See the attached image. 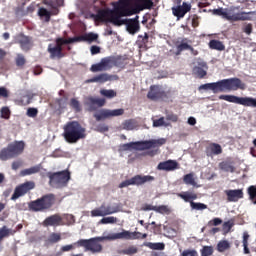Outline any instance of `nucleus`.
I'll list each match as a JSON object with an SVG mask.
<instances>
[{
    "mask_svg": "<svg viewBox=\"0 0 256 256\" xmlns=\"http://www.w3.org/2000/svg\"><path fill=\"white\" fill-rule=\"evenodd\" d=\"M153 0H119L114 4V9L99 10L94 15V21L99 23H112L123 21L121 17H131L137 15L145 9H153Z\"/></svg>",
    "mask_w": 256,
    "mask_h": 256,
    "instance_id": "1",
    "label": "nucleus"
},
{
    "mask_svg": "<svg viewBox=\"0 0 256 256\" xmlns=\"http://www.w3.org/2000/svg\"><path fill=\"white\" fill-rule=\"evenodd\" d=\"M200 89H209L213 91V93H225V91H245L247 89V85L239 78H228L223 79L218 82H212L203 84L200 86Z\"/></svg>",
    "mask_w": 256,
    "mask_h": 256,
    "instance_id": "2",
    "label": "nucleus"
},
{
    "mask_svg": "<svg viewBox=\"0 0 256 256\" xmlns=\"http://www.w3.org/2000/svg\"><path fill=\"white\" fill-rule=\"evenodd\" d=\"M63 129V137L67 143H77V141H81V139L87 137V129L78 121L67 122Z\"/></svg>",
    "mask_w": 256,
    "mask_h": 256,
    "instance_id": "3",
    "label": "nucleus"
},
{
    "mask_svg": "<svg viewBox=\"0 0 256 256\" xmlns=\"http://www.w3.org/2000/svg\"><path fill=\"white\" fill-rule=\"evenodd\" d=\"M55 201V194H46L41 198L31 201L28 204V207L30 211H33L34 213H43V211H49V209L55 205Z\"/></svg>",
    "mask_w": 256,
    "mask_h": 256,
    "instance_id": "4",
    "label": "nucleus"
},
{
    "mask_svg": "<svg viewBox=\"0 0 256 256\" xmlns=\"http://www.w3.org/2000/svg\"><path fill=\"white\" fill-rule=\"evenodd\" d=\"M165 143H167V139L165 138L151 139L124 144L123 149L124 151H129V149H135L136 151H146L147 149L161 147L162 145H165Z\"/></svg>",
    "mask_w": 256,
    "mask_h": 256,
    "instance_id": "5",
    "label": "nucleus"
},
{
    "mask_svg": "<svg viewBox=\"0 0 256 256\" xmlns=\"http://www.w3.org/2000/svg\"><path fill=\"white\" fill-rule=\"evenodd\" d=\"M23 151H25V142L14 141L0 151V160L9 161V159H15V157L22 155Z\"/></svg>",
    "mask_w": 256,
    "mask_h": 256,
    "instance_id": "6",
    "label": "nucleus"
},
{
    "mask_svg": "<svg viewBox=\"0 0 256 256\" xmlns=\"http://www.w3.org/2000/svg\"><path fill=\"white\" fill-rule=\"evenodd\" d=\"M49 185L55 189H61L67 187V184L71 180V172L69 170H63L60 172H49Z\"/></svg>",
    "mask_w": 256,
    "mask_h": 256,
    "instance_id": "7",
    "label": "nucleus"
},
{
    "mask_svg": "<svg viewBox=\"0 0 256 256\" xmlns=\"http://www.w3.org/2000/svg\"><path fill=\"white\" fill-rule=\"evenodd\" d=\"M100 241H103L101 237H95L90 239H80L74 243L76 247H83L84 251H90V253H101L103 246Z\"/></svg>",
    "mask_w": 256,
    "mask_h": 256,
    "instance_id": "8",
    "label": "nucleus"
},
{
    "mask_svg": "<svg viewBox=\"0 0 256 256\" xmlns=\"http://www.w3.org/2000/svg\"><path fill=\"white\" fill-rule=\"evenodd\" d=\"M63 45H68L67 39L59 37L55 39V44L48 45V53L50 54V59H63L67 54L63 52Z\"/></svg>",
    "mask_w": 256,
    "mask_h": 256,
    "instance_id": "9",
    "label": "nucleus"
},
{
    "mask_svg": "<svg viewBox=\"0 0 256 256\" xmlns=\"http://www.w3.org/2000/svg\"><path fill=\"white\" fill-rule=\"evenodd\" d=\"M155 181V176L151 175H135L132 178L125 180L119 184V189H124V187H129L130 185H135L136 187H141L145 183H153Z\"/></svg>",
    "mask_w": 256,
    "mask_h": 256,
    "instance_id": "10",
    "label": "nucleus"
},
{
    "mask_svg": "<svg viewBox=\"0 0 256 256\" xmlns=\"http://www.w3.org/2000/svg\"><path fill=\"white\" fill-rule=\"evenodd\" d=\"M219 99L222 101H228V103H236V105H243V107L256 108V98L239 97L235 95H220Z\"/></svg>",
    "mask_w": 256,
    "mask_h": 256,
    "instance_id": "11",
    "label": "nucleus"
},
{
    "mask_svg": "<svg viewBox=\"0 0 256 256\" xmlns=\"http://www.w3.org/2000/svg\"><path fill=\"white\" fill-rule=\"evenodd\" d=\"M125 114V110L123 108H119V109H105L102 108L98 111H96L93 114V117L96 121H105L107 119H113V117H121V115Z\"/></svg>",
    "mask_w": 256,
    "mask_h": 256,
    "instance_id": "12",
    "label": "nucleus"
},
{
    "mask_svg": "<svg viewBox=\"0 0 256 256\" xmlns=\"http://www.w3.org/2000/svg\"><path fill=\"white\" fill-rule=\"evenodd\" d=\"M116 27H121V25H126V30L130 35H135L139 33L141 26L139 25V16H135L133 19H123L114 24Z\"/></svg>",
    "mask_w": 256,
    "mask_h": 256,
    "instance_id": "13",
    "label": "nucleus"
},
{
    "mask_svg": "<svg viewBox=\"0 0 256 256\" xmlns=\"http://www.w3.org/2000/svg\"><path fill=\"white\" fill-rule=\"evenodd\" d=\"M147 98L150 101H167L169 99V94L163 90V88L153 85L148 91Z\"/></svg>",
    "mask_w": 256,
    "mask_h": 256,
    "instance_id": "14",
    "label": "nucleus"
},
{
    "mask_svg": "<svg viewBox=\"0 0 256 256\" xmlns=\"http://www.w3.org/2000/svg\"><path fill=\"white\" fill-rule=\"evenodd\" d=\"M32 189H35V182L28 181L23 184H20L15 188L11 200L16 201V199H19V197L27 195V193H29V191H31Z\"/></svg>",
    "mask_w": 256,
    "mask_h": 256,
    "instance_id": "15",
    "label": "nucleus"
},
{
    "mask_svg": "<svg viewBox=\"0 0 256 256\" xmlns=\"http://www.w3.org/2000/svg\"><path fill=\"white\" fill-rule=\"evenodd\" d=\"M235 9H239V7H232L230 8V14L228 16V21H253V17L249 15H256L255 11L250 12H238L232 14Z\"/></svg>",
    "mask_w": 256,
    "mask_h": 256,
    "instance_id": "16",
    "label": "nucleus"
},
{
    "mask_svg": "<svg viewBox=\"0 0 256 256\" xmlns=\"http://www.w3.org/2000/svg\"><path fill=\"white\" fill-rule=\"evenodd\" d=\"M16 43L20 45V48L22 51H25V53L33 49V37L26 36L23 33H20L16 36Z\"/></svg>",
    "mask_w": 256,
    "mask_h": 256,
    "instance_id": "17",
    "label": "nucleus"
},
{
    "mask_svg": "<svg viewBox=\"0 0 256 256\" xmlns=\"http://www.w3.org/2000/svg\"><path fill=\"white\" fill-rule=\"evenodd\" d=\"M105 98L87 97L84 105L88 107V111H97L98 107H105Z\"/></svg>",
    "mask_w": 256,
    "mask_h": 256,
    "instance_id": "18",
    "label": "nucleus"
},
{
    "mask_svg": "<svg viewBox=\"0 0 256 256\" xmlns=\"http://www.w3.org/2000/svg\"><path fill=\"white\" fill-rule=\"evenodd\" d=\"M189 11H191V4L187 2H183L182 5L172 7V14L177 18V21L183 19Z\"/></svg>",
    "mask_w": 256,
    "mask_h": 256,
    "instance_id": "19",
    "label": "nucleus"
},
{
    "mask_svg": "<svg viewBox=\"0 0 256 256\" xmlns=\"http://www.w3.org/2000/svg\"><path fill=\"white\" fill-rule=\"evenodd\" d=\"M119 79L118 75H109L108 73H102L99 75H96L88 80H86V83H107V81H116Z\"/></svg>",
    "mask_w": 256,
    "mask_h": 256,
    "instance_id": "20",
    "label": "nucleus"
},
{
    "mask_svg": "<svg viewBox=\"0 0 256 256\" xmlns=\"http://www.w3.org/2000/svg\"><path fill=\"white\" fill-rule=\"evenodd\" d=\"M43 227H60L63 225V217L59 214L48 216L43 222Z\"/></svg>",
    "mask_w": 256,
    "mask_h": 256,
    "instance_id": "21",
    "label": "nucleus"
},
{
    "mask_svg": "<svg viewBox=\"0 0 256 256\" xmlns=\"http://www.w3.org/2000/svg\"><path fill=\"white\" fill-rule=\"evenodd\" d=\"M113 213H117V210L111 208V206H101L100 208H96L91 211V217H105L107 215H113Z\"/></svg>",
    "mask_w": 256,
    "mask_h": 256,
    "instance_id": "22",
    "label": "nucleus"
},
{
    "mask_svg": "<svg viewBox=\"0 0 256 256\" xmlns=\"http://www.w3.org/2000/svg\"><path fill=\"white\" fill-rule=\"evenodd\" d=\"M224 193L229 203H237L239 199H243L244 197L243 189L225 190Z\"/></svg>",
    "mask_w": 256,
    "mask_h": 256,
    "instance_id": "23",
    "label": "nucleus"
},
{
    "mask_svg": "<svg viewBox=\"0 0 256 256\" xmlns=\"http://www.w3.org/2000/svg\"><path fill=\"white\" fill-rule=\"evenodd\" d=\"M157 169L158 171H175V169H179V163L176 160H167L160 162Z\"/></svg>",
    "mask_w": 256,
    "mask_h": 256,
    "instance_id": "24",
    "label": "nucleus"
},
{
    "mask_svg": "<svg viewBox=\"0 0 256 256\" xmlns=\"http://www.w3.org/2000/svg\"><path fill=\"white\" fill-rule=\"evenodd\" d=\"M223 153V148L218 143H210L206 147L207 157H213V155H221Z\"/></svg>",
    "mask_w": 256,
    "mask_h": 256,
    "instance_id": "25",
    "label": "nucleus"
},
{
    "mask_svg": "<svg viewBox=\"0 0 256 256\" xmlns=\"http://www.w3.org/2000/svg\"><path fill=\"white\" fill-rule=\"evenodd\" d=\"M200 66H195L192 70L193 75L198 77V79H204L207 76V63L201 62L199 63Z\"/></svg>",
    "mask_w": 256,
    "mask_h": 256,
    "instance_id": "26",
    "label": "nucleus"
},
{
    "mask_svg": "<svg viewBox=\"0 0 256 256\" xmlns=\"http://www.w3.org/2000/svg\"><path fill=\"white\" fill-rule=\"evenodd\" d=\"M177 196L180 197V199H183L185 203H191L198 197L197 194L189 191L178 193Z\"/></svg>",
    "mask_w": 256,
    "mask_h": 256,
    "instance_id": "27",
    "label": "nucleus"
},
{
    "mask_svg": "<svg viewBox=\"0 0 256 256\" xmlns=\"http://www.w3.org/2000/svg\"><path fill=\"white\" fill-rule=\"evenodd\" d=\"M144 247H148L152 251H165V243L163 242H144Z\"/></svg>",
    "mask_w": 256,
    "mask_h": 256,
    "instance_id": "28",
    "label": "nucleus"
},
{
    "mask_svg": "<svg viewBox=\"0 0 256 256\" xmlns=\"http://www.w3.org/2000/svg\"><path fill=\"white\" fill-rule=\"evenodd\" d=\"M16 231L7 228V226H3L0 228V251H1V243H3V239L10 237V235H15Z\"/></svg>",
    "mask_w": 256,
    "mask_h": 256,
    "instance_id": "29",
    "label": "nucleus"
},
{
    "mask_svg": "<svg viewBox=\"0 0 256 256\" xmlns=\"http://www.w3.org/2000/svg\"><path fill=\"white\" fill-rule=\"evenodd\" d=\"M208 47L214 51H225V44L219 40H210Z\"/></svg>",
    "mask_w": 256,
    "mask_h": 256,
    "instance_id": "30",
    "label": "nucleus"
},
{
    "mask_svg": "<svg viewBox=\"0 0 256 256\" xmlns=\"http://www.w3.org/2000/svg\"><path fill=\"white\" fill-rule=\"evenodd\" d=\"M61 241V233L52 232L48 236L46 243H49L50 245H55V243H59Z\"/></svg>",
    "mask_w": 256,
    "mask_h": 256,
    "instance_id": "31",
    "label": "nucleus"
},
{
    "mask_svg": "<svg viewBox=\"0 0 256 256\" xmlns=\"http://www.w3.org/2000/svg\"><path fill=\"white\" fill-rule=\"evenodd\" d=\"M114 239H126L127 241H133L132 232L123 230L122 232L116 233Z\"/></svg>",
    "mask_w": 256,
    "mask_h": 256,
    "instance_id": "32",
    "label": "nucleus"
},
{
    "mask_svg": "<svg viewBox=\"0 0 256 256\" xmlns=\"http://www.w3.org/2000/svg\"><path fill=\"white\" fill-rule=\"evenodd\" d=\"M39 171H41V166L36 165V166L22 170L21 175L23 177H25L27 175H35V173H39Z\"/></svg>",
    "mask_w": 256,
    "mask_h": 256,
    "instance_id": "33",
    "label": "nucleus"
},
{
    "mask_svg": "<svg viewBox=\"0 0 256 256\" xmlns=\"http://www.w3.org/2000/svg\"><path fill=\"white\" fill-rule=\"evenodd\" d=\"M44 5L55 9L56 7H63V0H43Z\"/></svg>",
    "mask_w": 256,
    "mask_h": 256,
    "instance_id": "34",
    "label": "nucleus"
},
{
    "mask_svg": "<svg viewBox=\"0 0 256 256\" xmlns=\"http://www.w3.org/2000/svg\"><path fill=\"white\" fill-rule=\"evenodd\" d=\"M227 249H231V244L229 243V241L221 240L217 244V251H219V253H223V252L227 251Z\"/></svg>",
    "mask_w": 256,
    "mask_h": 256,
    "instance_id": "35",
    "label": "nucleus"
},
{
    "mask_svg": "<svg viewBox=\"0 0 256 256\" xmlns=\"http://www.w3.org/2000/svg\"><path fill=\"white\" fill-rule=\"evenodd\" d=\"M219 168L222 170V171H226L227 173H233V171H235V167H233V165H231V163L229 162H220L219 163Z\"/></svg>",
    "mask_w": 256,
    "mask_h": 256,
    "instance_id": "36",
    "label": "nucleus"
},
{
    "mask_svg": "<svg viewBox=\"0 0 256 256\" xmlns=\"http://www.w3.org/2000/svg\"><path fill=\"white\" fill-rule=\"evenodd\" d=\"M39 17H45L46 23L51 21V12H49L46 8H40L38 10Z\"/></svg>",
    "mask_w": 256,
    "mask_h": 256,
    "instance_id": "37",
    "label": "nucleus"
},
{
    "mask_svg": "<svg viewBox=\"0 0 256 256\" xmlns=\"http://www.w3.org/2000/svg\"><path fill=\"white\" fill-rule=\"evenodd\" d=\"M139 253V248H137V246H129L128 248H125L122 250V254L123 255H135Z\"/></svg>",
    "mask_w": 256,
    "mask_h": 256,
    "instance_id": "38",
    "label": "nucleus"
},
{
    "mask_svg": "<svg viewBox=\"0 0 256 256\" xmlns=\"http://www.w3.org/2000/svg\"><path fill=\"white\" fill-rule=\"evenodd\" d=\"M100 94L107 99H113V97H117V92H115V90L102 89L100 90Z\"/></svg>",
    "mask_w": 256,
    "mask_h": 256,
    "instance_id": "39",
    "label": "nucleus"
},
{
    "mask_svg": "<svg viewBox=\"0 0 256 256\" xmlns=\"http://www.w3.org/2000/svg\"><path fill=\"white\" fill-rule=\"evenodd\" d=\"M190 207L195 211H203L207 209V205L200 202H190Z\"/></svg>",
    "mask_w": 256,
    "mask_h": 256,
    "instance_id": "40",
    "label": "nucleus"
},
{
    "mask_svg": "<svg viewBox=\"0 0 256 256\" xmlns=\"http://www.w3.org/2000/svg\"><path fill=\"white\" fill-rule=\"evenodd\" d=\"M99 223L101 225H109V224H113V223H117V218L113 217V216H109V217H104L102 218Z\"/></svg>",
    "mask_w": 256,
    "mask_h": 256,
    "instance_id": "41",
    "label": "nucleus"
},
{
    "mask_svg": "<svg viewBox=\"0 0 256 256\" xmlns=\"http://www.w3.org/2000/svg\"><path fill=\"white\" fill-rule=\"evenodd\" d=\"M81 41H86L85 34L81 35V36H75L73 38L66 39V42L68 43V45H71V43H79Z\"/></svg>",
    "mask_w": 256,
    "mask_h": 256,
    "instance_id": "42",
    "label": "nucleus"
},
{
    "mask_svg": "<svg viewBox=\"0 0 256 256\" xmlns=\"http://www.w3.org/2000/svg\"><path fill=\"white\" fill-rule=\"evenodd\" d=\"M15 63L17 67H23V65L27 63V60L25 59V56L23 54H17Z\"/></svg>",
    "mask_w": 256,
    "mask_h": 256,
    "instance_id": "43",
    "label": "nucleus"
},
{
    "mask_svg": "<svg viewBox=\"0 0 256 256\" xmlns=\"http://www.w3.org/2000/svg\"><path fill=\"white\" fill-rule=\"evenodd\" d=\"M248 195L251 201H253L254 205H256V186H250L248 188Z\"/></svg>",
    "mask_w": 256,
    "mask_h": 256,
    "instance_id": "44",
    "label": "nucleus"
},
{
    "mask_svg": "<svg viewBox=\"0 0 256 256\" xmlns=\"http://www.w3.org/2000/svg\"><path fill=\"white\" fill-rule=\"evenodd\" d=\"M235 226V220H228L223 223V230L226 231V233H229L231 229Z\"/></svg>",
    "mask_w": 256,
    "mask_h": 256,
    "instance_id": "45",
    "label": "nucleus"
},
{
    "mask_svg": "<svg viewBox=\"0 0 256 256\" xmlns=\"http://www.w3.org/2000/svg\"><path fill=\"white\" fill-rule=\"evenodd\" d=\"M95 131H97V133H107L109 126L105 123H100L95 127Z\"/></svg>",
    "mask_w": 256,
    "mask_h": 256,
    "instance_id": "46",
    "label": "nucleus"
},
{
    "mask_svg": "<svg viewBox=\"0 0 256 256\" xmlns=\"http://www.w3.org/2000/svg\"><path fill=\"white\" fill-rule=\"evenodd\" d=\"M0 113H1L2 119H9L11 117V110L7 106L2 107L0 110Z\"/></svg>",
    "mask_w": 256,
    "mask_h": 256,
    "instance_id": "47",
    "label": "nucleus"
},
{
    "mask_svg": "<svg viewBox=\"0 0 256 256\" xmlns=\"http://www.w3.org/2000/svg\"><path fill=\"white\" fill-rule=\"evenodd\" d=\"M123 129L126 131H133V129H135V122H133V120H126L123 123Z\"/></svg>",
    "mask_w": 256,
    "mask_h": 256,
    "instance_id": "48",
    "label": "nucleus"
},
{
    "mask_svg": "<svg viewBox=\"0 0 256 256\" xmlns=\"http://www.w3.org/2000/svg\"><path fill=\"white\" fill-rule=\"evenodd\" d=\"M70 107H72V109H74L77 113L81 111V104L75 98L70 100Z\"/></svg>",
    "mask_w": 256,
    "mask_h": 256,
    "instance_id": "49",
    "label": "nucleus"
},
{
    "mask_svg": "<svg viewBox=\"0 0 256 256\" xmlns=\"http://www.w3.org/2000/svg\"><path fill=\"white\" fill-rule=\"evenodd\" d=\"M26 115L27 117H31L32 119H35V117L39 115V110L37 108H28Z\"/></svg>",
    "mask_w": 256,
    "mask_h": 256,
    "instance_id": "50",
    "label": "nucleus"
},
{
    "mask_svg": "<svg viewBox=\"0 0 256 256\" xmlns=\"http://www.w3.org/2000/svg\"><path fill=\"white\" fill-rule=\"evenodd\" d=\"M86 36V41L88 43H93V41H97L99 39V35L98 34H95L93 32H90L88 34H85Z\"/></svg>",
    "mask_w": 256,
    "mask_h": 256,
    "instance_id": "51",
    "label": "nucleus"
},
{
    "mask_svg": "<svg viewBox=\"0 0 256 256\" xmlns=\"http://www.w3.org/2000/svg\"><path fill=\"white\" fill-rule=\"evenodd\" d=\"M138 39H142V40H138V43L141 47H143V45H147V43H149V34L145 33L144 36L139 35Z\"/></svg>",
    "mask_w": 256,
    "mask_h": 256,
    "instance_id": "52",
    "label": "nucleus"
},
{
    "mask_svg": "<svg viewBox=\"0 0 256 256\" xmlns=\"http://www.w3.org/2000/svg\"><path fill=\"white\" fill-rule=\"evenodd\" d=\"M183 181L186 185H195V178H193V174H186Z\"/></svg>",
    "mask_w": 256,
    "mask_h": 256,
    "instance_id": "53",
    "label": "nucleus"
},
{
    "mask_svg": "<svg viewBox=\"0 0 256 256\" xmlns=\"http://www.w3.org/2000/svg\"><path fill=\"white\" fill-rule=\"evenodd\" d=\"M213 255V247L211 246H204L201 250V256H211Z\"/></svg>",
    "mask_w": 256,
    "mask_h": 256,
    "instance_id": "54",
    "label": "nucleus"
},
{
    "mask_svg": "<svg viewBox=\"0 0 256 256\" xmlns=\"http://www.w3.org/2000/svg\"><path fill=\"white\" fill-rule=\"evenodd\" d=\"M29 103H31V98L29 97V95L22 96L18 100V105H29Z\"/></svg>",
    "mask_w": 256,
    "mask_h": 256,
    "instance_id": "55",
    "label": "nucleus"
},
{
    "mask_svg": "<svg viewBox=\"0 0 256 256\" xmlns=\"http://www.w3.org/2000/svg\"><path fill=\"white\" fill-rule=\"evenodd\" d=\"M90 71H92V73H98V71H105V70L100 62L97 64H93L90 68Z\"/></svg>",
    "mask_w": 256,
    "mask_h": 256,
    "instance_id": "56",
    "label": "nucleus"
},
{
    "mask_svg": "<svg viewBox=\"0 0 256 256\" xmlns=\"http://www.w3.org/2000/svg\"><path fill=\"white\" fill-rule=\"evenodd\" d=\"M223 223L221 218H214L208 222L209 227H217Z\"/></svg>",
    "mask_w": 256,
    "mask_h": 256,
    "instance_id": "57",
    "label": "nucleus"
},
{
    "mask_svg": "<svg viewBox=\"0 0 256 256\" xmlns=\"http://www.w3.org/2000/svg\"><path fill=\"white\" fill-rule=\"evenodd\" d=\"M181 256H199L197 250L186 249L181 253Z\"/></svg>",
    "mask_w": 256,
    "mask_h": 256,
    "instance_id": "58",
    "label": "nucleus"
},
{
    "mask_svg": "<svg viewBox=\"0 0 256 256\" xmlns=\"http://www.w3.org/2000/svg\"><path fill=\"white\" fill-rule=\"evenodd\" d=\"M135 239H147V234H142L141 232H132V241Z\"/></svg>",
    "mask_w": 256,
    "mask_h": 256,
    "instance_id": "59",
    "label": "nucleus"
},
{
    "mask_svg": "<svg viewBox=\"0 0 256 256\" xmlns=\"http://www.w3.org/2000/svg\"><path fill=\"white\" fill-rule=\"evenodd\" d=\"M177 49H179V51H189V49H191V45H189L187 42H181L178 46Z\"/></svg>",
    "mask_w": 256,
    "mask_h": 256,
    "instance_id": "60",
    "label": "nucleus"
},
{
    "mask_svg": "<svg viewBox=\"0 0 256 256\" xmlns=\"http://www.w3.org/2000/svg\"><path fill=\"white\" fill-rule=\"evenodd\" d=\"M165 125V118L161 117L153 121V127H163Z\"/></svg>",
    "mask_w": 256,
    "mask_h": 256,
    "instance_id": "61",
    "label": "nucleus"
},
{
    "mask_svg": "<svg viewBox=\"0 0 256 256\" xmlns=\"http://www.w3.org/2000/svg\"><path fill=\"white\" fill-rule=\"evenodd\" d=\"M109 63H111V60L108 58H104L101 60L100 64L102 65V68H104V71H107L109 69Z\"/></svg>",
    "mask_w": 256,
    "mask_h": 256,
    "instance_id": "62",
    "label": "nucleus"
},
{
    "mask_svg": "<svg viewBox=\"0 0 256 256\" xmlns=\"http://www.w3.org/2000/svg\"><path fill=\"white\" fill-rule=\"evenodd\" d=\"M244 33L246 35H251L253 33V24L249 23L243 28Z\"/></svg>",
    "mask_w": 256,
    "mask_h": 256,
    "instance_id": "63",
    "label": "nucleus"
},
{
    "mask_svg": "<svg viewBox=\"0 0 256 256\" xmlns=\"http://www.w3.org/2000/svg\"><path fill=\"white\" fill-rule=\"evenodd\" d=\"M155 211L157 213H167V211H169V208L165 205L162 206H156Z\"/></svg>",
    "mask_w": 256,
    "mask_h": 256,
    "instance_id": "64",
    "label": "nucleus"
}]
</instances>
